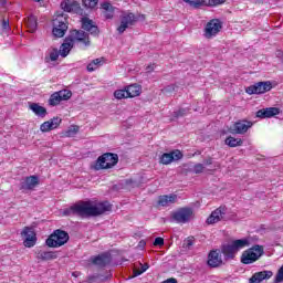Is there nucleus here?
Returning <instances> with one entry per match:
<instances>
[{"instance_id":"1","label":"nucleus","mask_w":283,"mask_h":283,"mask_svg":"<svg viewBox=\"0 0 283 283\" xmlns=\"http://www.w3.org/2000/svg\"><path fill=\"white\" fill-rule=\"evenodd\" d=\"M106 211H112L109 202L80 201L71 208L64 210V216H81V218H96Z\"/></svg>"},{"instance_id":"2","label":"nucleus","mask_w":283,"mask_h":283,"mask_svg":"<svg viewBox=\"0 0 283 283\" xmlns=\"http://www.w3.org/2000/svg\"><path fill=\"white\" fill-rule=\"evenodd\" d=\"M245 247H249V240L238 239L231 243L222 245L221 253H223L226 260H233V258H235V253L242 249H245Z\"/></svg>"},{"instance_id":"3","label":"nucleus","mask_w":283,"mask_h":283,"mask_svg":"<svg viewBox=\"0 0 283 283\" xmlns=\"http://www.w3.org/2000/svg\"><path fill=\"white\" fill-rule=\"evenodd\" d=\"M115 165H118V155L106 153L99 156L92 167L95 171H101V169H112Z\"/></svg>"},{"instance_id":"4","label":"nucleus","mask_w":283,"mask_h":283,"mask_svg":"<svg viewBox=\"0 0 283 283\" xmlns=\"http://www.w3.org/2000/svg\"><path fill=\"white\" fill-rule=\"evenodd\" d=\"M70 240V234L63 230H55L45 241L46 247L51 249H57L59 247H63V244H67Z\"/></svg>"},{"instance_id":"5","label":"nucleus","mask_w":283,"mask_h":283,"mask_svg":"<svg viewBox=\"0 0 283 283\" xmlns=\"http://www.w3.org/2000/svg\"><path fill=\"white\" fill-rule=\"evenodd\" d=\"M262 255H264V248L262 245H254L242 253L241 262L242 264H253Z\"/></svg>"},{"instance_id":"6","label":"nucleus","mask_w":283,"mask_h":283,"mask_svg":"<svg viewBox=\"0 0 283 283\" xmlns=\"http://www.w3.org/2000/svg\"><path fill=\"white\" fill-rule=\"evenodd\" d=\"M69 38L71 39V42L73 43V45L74 43H81V45H84V48H90V45H92L90 33L83 30L70 31Z\"/></svg>"},{"instance_id":"7","label":"nucleus","mask_w":283,"mask_h":283,"mask_svg":"<svg viewBox=\"0 0 283 283\" xmlns=\"http://www.w3.org/2000/svg\"><path fill=\"white\" fill-rule=\"evenodd\" d=\"M53 35L57 39H63L65 33L67 32V18L63 17V14L57 15L53 20Z\"/></svg>"},{"instance_id":"8","label":"nucleus","mask_w":283,"mask_h":283,"mask_svg":"<svg viewBox=\"0 0 283 283\" xmlns=\"http://www.w3.org/2000/svg\"><path fill=\"white\" fill-rule=\"evenodd\" d=\"M193 218V209L191 208H180L176 212L172 213V220L178 222V224H187V222H191Z\"/></svg>"},{"instance_id":"9","label":"nucleus","mask_w":283,"mask_h":283,"mask_svg":"<svg viewBox=\"0 0 283 283\" xmlns=\"http://www.w3.org/2000/svg\"><path fill=\"white\" fill-rule=\"evenodd\" d=\"M220 30H222V22L218 19H212L206 24L203 36L206 39H213Z\"/></svg>"},{"instance_id":"10","label":"nucleus","mask_w":283,"mask_h":283,"mask_svg":"<svg viewBox=\"0 0 283 283\" xmlns=\"http://www.w3.org/2000/svg\"><path fill=\"white\" fill-rule=\"evenodd\" d=\"M273 90V84L270 81L268 82H258L254 85L245 88L247 94H265V92H271Z\"/></svg>"},{"instance_id":"11","label":"nucleus","mask_w":283,"mask_h":283,"mask_svg":"<svg viewBox=\"0 0 283 283\" xmlns=\"http://www.w3.org/2000/svg\"><path fill=\"white\" fill-rule=\"evenodd\" d=\"M138 18L134 13H126L120 19V25L117 28L118 34H123L125 30L132 28V25H136Z\"/></svg>"},{"instance_id":"12","label":"nucleus","mask_w":283,"mask_h":283,"mask_svg":"<svg viewBox=\"0 0 283 283\" xmlns=\"http://www.w3.org/2000/svg\"><path fill=\"white\" fill-rule=\"evenodd\" d=\"M251 127H253L252 122H249L247 119H242V120L235 122L229 128V133L230 134H247V132H249V129H251Z\"/></svg>"},{"instance_id":"13","label":"nucleus","mask_w":283,"mask_h":283,"mask_svg":"<svg viewBox=\"0 0 283 283\" xmlns=\"http://www.w3.org/2000/svg\"><path fill=\"white\" fill-rule=\"evenodd\" d=\"M61 8L64 12H73V14H83V8L76 0H64L61 2Z\"/></svg>"},{"instance_id":"14","label":"nucleus","mask_w":283,"mask_h":283,"mask_svg":"<svg viewBox=\"0 0 283 283\" xmlns=\"http://www.w3.org/2000/svg\"><path fill=\"white\" fill-rule=\"evenodd\" d=\"M91 262L94 266H98V269H105V266L109 265L112 262V254L104 252L96 256H92Z\"/></svg>"},{"instance_id":"15","label":"nucleus","mask_w":283,"mask_h":283,"mask_svg":"<svg viewBox=\"0 0 283 283\" xmlns=\"http://www.w3.org/2000/svg\"><path fill=\"white\" fill-rule=\"evenodd\" d=\"M22 235L24 237L23 244L28 249H32V247L36 244V233L34 232V230H32V228H24L22 231Z\"/></svg>"},{"instance_id":"16","label":"nucleus","mask_w":283,"mask_h":283,"mask_svg":"<svg viewBox=\"0 0 283 283\" xmlns=\"http://www.w3.org/2000/svg\"><path fill=\"white\" fill-rule=\"evenodd\" d=\"M208 266H211V269L222 266V254H220V250L210 251L208 254Z\"/></svg>"},{"instance_id":"17","label":"nucleus","mask_w":283,"mask_h":283,"mask_svg":"<svg viewBox=\"0 0 283 283\" xmlns=\"http://www.w3.org/2000/svg\"><path fill=\"white\" fill-rule=\"evenodd\" d=\"M182 153L180 150H172L170 153H165L160 157L161 165H171L174 160H181Z\"/></svg>"},{"instance_id":"18","label":"nucleus","mask_w":283,"mask_h":283,"mask_svg":"<svg viewBox=\"0 0 283 283\" xmlns=\"http://www.w3.org/2000/svg\"><path fill=\"white\" fill-rule=\"evenodd\" d=\"M82 29L85 30V32H90L92 36H98L101 34V30H98V27L94 24V21L90 18H82Z\"/></svg>"},{"instance_id":"19","label":"nucleus","mask_w":283,"mask_h":283,"mask_svg":"<svg viewBox=\"0 0 283 283\" xmlns=\"http://www.w3.org/2000/svg\"><path fill=\"white\" fill-rule=\"evenodd\" d=\"M227 213V208L219 207L214 211L211 212V214L207 219V224H216L222 220V218Z\"/></svg>"},{"instance_id":"20","label":"nucleus","mask_w":283,"mask_h":283,"mask_svg":"<svg viewBox=\"0 0 283 283\" xmlns=\"http://www.w3.org/2000/svg\"><path fill=\"white\" fill-rule=\"evenodd\" d=\"M63 119L61 117H53L50 120L44 122L40 126V130L45 134L48 132H52V129H56L59 125H61Z\"/></svg>"},{"instance_id":"21","label":"nucleus","mask_w":283,"mask_h":283,"mask_svg":"<svg viewBox=\"0 0 283 283\" xmlns=\"http://www.w3.org/2000/svg\"><path fill=\"white\" fill-rule=\"evenodd\" d=\"M39 185V177L38 176H29L27 177L21 184L20 189L22 191H32Z\"/></svg>"},{"instance_id":"22","label":"nucleus","mask_w":283,"mask_h":283,"mask_svg":"<svg viewBox=\"0 0 283 283\" xmlns=\"http://www.w3.org/2000/svg\"><path fill=\"white\" fill-rule=\"evenodd\" d=\"M280 114V108L277 107H269V108H262L256 112L258 118H273V116H277Z\"/></svg>"},{"instance_id":"23","label":"nucleus","mask_w":283,"mask_h":283,"mask_svg":"<svg viewBox=\"0 0 283 283\" xmlns=\"http://www.w3.org/2000/svg\"><path fill=\"white\" fill-rule=\"evenodd\" d=\"M273 277V272L271 271H261V272H256L252 275V277H250L249 282L250 283H260L263 282V280H269Z\"/></svg>"},{"instance_id":"24","label":"nucleus","mask_w":283,"mask_h":283,"mask_svg":"<svg viewBox=\"0 0 283 283\" xmlns=\"http://www.w3.org/2000/svg\"><path fill=\"white\" fill-rule=\"evenodd\" d=\"M178 200V195H164L159 196L158 205L159 207H170V205H175Z\"/></svg>"},{"instance_id":"25","label":"nucleus","mask_w":283,"mask_h":283,"mask_svg":"<svg viewBox=\"0 0 283 283\" xmlns=\"http://www.w3.org/2000/svg\"><path fill=\"white\" fill-rule=\"evenodd\" d=\"M74 48V44L72 40L70 39V35H67L64 40V43L61 44L60 46V55L65 59L67 54H70V51Z\"/></svg>"},{"instance_id":"26","label":"nucleus","mask_w":283,"mask_h":283,"mask_svg":"<svg viewBox=\"0 0 283 283\" xmlns=\"http://www.w3.org/2000/svg\"><path fill=\"white\" fill-rule=\"evenodd\" d=\"M29 109H32L33 114L40 116V118H45V116H48V109L36 103L30 104Z\"/></svg>"},{"instance_id":"27","label":"nucleus","mask_w":283,"mask_h":283,"mask_svg":"<svg viewBox=\"0 0 283 283\" xmlns=\"http://www.w3.org/2000/svg\"><path fill=\"white\" fill-rule=\"evenodd\" d=\"M126 94L128 98H135V96H140V86L137 84H132L127 86Z\"/></svg>"},{"instance_id":"28","label":"nucleus","mask_w":283,"mask_h":283,"mask_svg":"<svg viewBox=\"0 0 283 283\" xmlns=\"http://www.w3.org/2000/svg\"><path fill=\"white\" fill-rule=\"evenodd\" d=\"M244 140H242V138H235L232 136H229L226 139V145H228V147H242Z\"/></svg>"},{"instance_id":"29","label":"nucleus","mask_w":283,"mask_h":283,"mask_svg":"<svg viewBox=\"0 0 283 283\" xmlns=\"http://www.w3.org/2000/svg\"><path fill=\"white\" fill-rule=\"evenodd\" d=\"M103 12H109L106 14V19H114V7L109 2L102 3Z\"/></svg>"},{"instance_id":"30","label":"nucleus","mask_w":283,"mask_h":283,"mask_svg":"<svg viewBox=\"0 0 283 283\" xmlns=\"http://www.w3.org/2000/svg\"><path fill=\"white\" fill-rule=\"evenodd\" d=\"M227 0H201L199 2V6H209L210 8H213L216 6H222Z\"/></svg>"},{"instance_id":"31","label":"nucleus","mask_w":283,"mask_h":283,"mask_svg":"<svg viewBox=\"0 0 283 283\" xmlns=\"http://www.w3.org/2000/svg\"><path fill=\"white\" fill-rule=\"evenodd\" d=\"M187 114H189V108H179L178 111H175L172 113V117L170 120L182 118L184 116H187Z\"/></svg>"},{"instance_id":"32","label":"nucleus","mask_w":283,"mask_h":283,"mask_svg":"<svg viewBox=\"0 0 283 283\" xmlns=\"http://www.w3.org/2000/svg\"><path fill=\"white\" fill-rule=\"evenodd\" d=\"M38 258L39 260H56V253L43 251L38 253Z\"/></svg>"},{"instance_id":"33","label":"nucleus","mask_w":283,"mask_h":283,"mask_svg":"<svg viewBox=\"0 0 283 283\" xmlns=\"http://www.w3.org/2000/svg\"><path fill=\"white\" fill-rule=\"evenodd\" d=\"M61 102H62L61 96L59 95L57 92H55V93H53V94L50 96L49 105H51L52 107H56V105H60Z\"/></svg>"},{"instance_id":"34","label":"nucleus","mask_w":283,"mask_h":283,"mask_svg":"<svg viewBox=\"0 0 283 283\" xmlns=\"http://www.w3.org/2000/svg\"><path fill=\"white\" fill-rule=\"evenodd\" d=\"M36 17L34 15H30L28 19H27V28H29V30H31V32H34V30H36Z\"/></svg>"},{"instance_id":"35","label":"nucleus","mask_w":283,"mask_h":283,"mask_svg":"<svg viewBox=\"0 0 283 283\" xmlns=\"http://www.w3.org/2000/svg\"><path fill=\"white\" fill-rule=\"evenodd\" d=\"M57 94L61 98V101H70V98H72V91L70 90H61V91H57Z\"/></svg>"},{"instance_id":"36","label":"nucleus","mask_w":283,"mask_h":283,"mask_svg":"<svg viewBox=\"0 0 283 283\" xmlns=\"http://www.w3.org/2000/svg\"><path fill=\"white\" fill-rule=\"evenodd\" d=\"M114 96H115V98H117L119 101L122 98H129L128 95H127V90L126 88L115 91Z\"/></svg>"},{"instance_id":"37","label":"nucleus","mask_w":283,"mask_h":283,"mask_svg":"<svg viewBox=\"0 0 283 283\" xmlns=\"http://www.w3.org/2000/svg\"><path fill=\"white\" fill-rule=\"evenodd\" d=\"M84 8L93 10L95 6H98V0H82Z\"/></svg>"},{"instance_id":"38","label":"nucleus","mask_w":283,"mask_h":283,"mask_svg":"<svg viewBox=\"0 0 283 283\" xmlns=\"http://www.w3.org/2000/svg\"><path fill=\"white\" fill-rule=\"evenodd\" d=\"M184 249H191L193 247V237H189L184 241Z\"/></svg>"},{"instance_id":"39","label":"nucleus","mask_w":283,"mask_h":283,"mask_svg":"<svg viewBox=\"0 0 283 283\" xmlns=\"http://www.w3.org/2000/svg\"><path fill=\"white\" fill-rule=\"evenodd\" d=\"M205 171V165L203 164H196L193 166V174H202Z\"/></svg>"},{"instance_id":"40","label":"nucleus","mask_w":283,"mask_h":283,"mask_svg":"<svg viewBox=\"0 0 283 283\" xmlns=\"http://www.w3.org/2000/svg\"><path fill=\"white\" fill-rule=\"evenodd\" d=\"M164 94H171L172 92H176V85H168L161 90Z\"/></svg>"},{"instance_id":"41","label":"nucleus","mask_w":283,"mask_h":283,"mask_svg":"<svg viewBox=\"0 0 283 283\" xmlns=\"http://www.w3.org/2000/svg\"><path fill=\"white\" fill-rule=\"evenodd\" d=\"M50 60L51 61H57L59 60V50L53 49V52L50 53Z\"/></svg>"},{"instance_id":"42","label":"nucleus","mask_w":283,"mask_h":283,"mask_svg":"<svg viewBox=\"0 0 283 283\" xmlns=\"http://www.w3.org/2000/svg\"><path fill=\"white\" fill-rule=\"evenodd\" d=\"M165 244V239L157 237L154 241V247H163Z\"/></svg>"},{"instance_id":"43","label":"nucleus","mask_w":283,"mask_h":283,"mask_svg":"<svg viewBox=\"0 0 283 283\" xmlns=\"http://www.w3.org/2000/svg\"><path fill=\"white\" fill-rule=\"evenodd\" d=\"M97 69H98V66L94 65L93 62H91V63L86 66L87 72H95Z\"/></svg>"},{"instance_id":"44","label":"nucleus","mask_w":283,"mask_h":283,"mask_svg":"<svg viewBox=\"0 0 283 283\" xmlns=\"http://www.w3.org/2000/svg\"><path fill=\"white\" fill-rule=\"evenodd\" d=\"M78 133V127L77 126H73V128L67 130V136H72V134H77Z\"/></svg>"},{"instance_id":"45","label":"nucleus","mask_w":283,"mask_h":283,"mask_svg":"<svg viewBox=\"0 0 283 283\" xmlns=\"http://www.w3.org/2000/svg\"><path fill=\"white\" fill-rule=\"evenodd\" d=\"M91 63L95 65V67H99L103 64V59H95Z\"/></svg>"},{"instance_id":"46","label":"nucleus","mask_w":283,"mask_h":283,"mask_svg":"<svg viewBox=\"0 0 283 283\" xmlns=\"http://www.w3.org/2000/svg\"><path fill=\"white\" fill-rule=\"evenodd\" d=\"M203 167L206 166H209V165H213V158L211 157H208L207 159L203 160Z\"/></svg>"},{"instance_id":"47","label":"nucleus","mask_w":283,"mask_h":283,"mask_svg":"<svg viewBox=\"0 0 283 283\" xmlns=\"http://www.w3.org/2000/svg\"><path fill=\"white\" fill-rule=\"evenodd\" d=\"M138 275H143V271L135 269V270L133 271V277H138Z\"/></svg>"},{"instance_id":"48","label":"nucleus","mask_w":283,"mask_h":283,"mask_svg":"<svg viewBox=\"0 0 283 283\" xmlns=\"http://www.w3.org/2000/svg\"><path fill=\"white\" fill-rule=\"evenodd\" d=\"M2 28L3 30H8V28H10V22L8 20L2 21Z\"/></svg>"},{"instance_id":"49","label":"nucleus","mask_w":283,"mask_h":283,"mask_svg":"<svg viewBox=\"0 0 283 283\" xmlns=\"http://www.w3.org/2000/svg\"><path fill=\"white\" fill-rule=\"evenodd\" d=\"M140 271H143V273H145V271H147V269H149V264L145 263V264H142L140 263Z\"/></svg>"},{"instance_id":"50","label":"nucleus","mask_w":283,"mask_h":283,"mask_svg":"<svg viewBox=\"0 0 283 283\" xmlns=\"http://www.w3.org/2000/svg\"><path fill=\"white\" fill-rule=\"evenodd\" d=\"M161 283H178V280H176L175 277H170Z\"/></svg>"},{"instance_id":"51","label":"nucleus","mask_w":283,"mask_h":283,"mask_svg":"<svg viewBox=\"0 0 283 283\" xmlns=\"http://www.w3.org/2000/svg\"><path fill=\"white\" fill-rule=\"evenodd\" d=\"M146 72H148V73L154 72V64H149V65L146 67Z\"/></svg>"},{"instance_id":"52","label":"nucleus","mask_w":283,"mask_h":283,"mask_svg":"<svg viewBox=\"0 0 283 283\" xmlns=\"http://www.w3.org/2000/svg\"><path fill=\"white\" fill-rule=\"evenodd\" d=\"M112 277V273H108L104 279H102L103 282H105V280H109Z\"/></svg>"},{"instance_id":"53","label":"nucleus","mask_w":283,"mask_h":283,"mask_svg":"<svg viewBox=\"0 0 283 283\" xmlns=\"http://www.w3.org/2000/svg\"><path fill=\"white\" fill-rule=\"evenodd\" d=\"M103 14H104L105 19H107V14H109V11H103Z\"/></svg>"},{"instance_id":"54","label":"nucleus","mask_w":283,"mask_h":283,"mask_svg":"<svg viewBox=\"0 0 283 283\" xmlns=\"http://www.w3.org/2000/svg\"><path fill=\"white\" fill-rule=\"evenodd\" d=\"M186 3H193V0H184Z\"/></svg>"},{"instance_id":"55","label":"nucleus","mask_w":283,"mask_h":283,"mask_svg":"<svg viewBox=\"0 0 283 283\" xmlns=\"http://www.w3.org/2000/svg\"><path fill=\"white\" fill-rule=\"evenodd\" d=\"M277 56H283V52L282 51H277Z\"/></svg>"}]
</instances>
